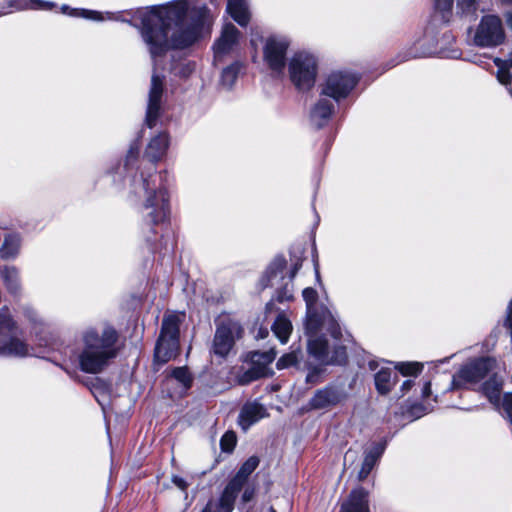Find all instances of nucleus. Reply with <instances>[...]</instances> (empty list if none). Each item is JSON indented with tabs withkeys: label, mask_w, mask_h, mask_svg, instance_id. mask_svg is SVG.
Returning <instances> with one entry per match:
<instances>
[{
	"label": "nucleus",
	"mask_w": 512,
	"mask_h": 512,
	"mask_svg": "<svg viewBox=\"0 0 512 512\" xmlns=\"http://www.w3.org/2000/svg\"><path fill=\"white\" fill-rule=\"evenodd\" d=\"M140 33L154 67L158 58L170 49H184L193 45L212 22V14L199 0H174L138 12Z\"/></svg>",
	"instance_id": "1"
},
{
	"label": "nucleus",
	"mask_w": 512,
	"mask_h": 512,
	"mask_svg": "<svg viewBox=\"0 0 512 512\" xmlns=\"http://www.w3.org/2000/svg\"><path fill=\"white\" fill-rule=\"evenodd\" d=\"M302 295L307 307L305 330L309 355L321 364H344L347 359L345 346L335 344L331 349L327 339L320 334L327 331L333 339L339 340L342 333L336 318L327 307L317 303L315 289L307 287Z\"/></svg>",
	"instance_id": "2"
},
{
	"label": "nucleus",
	"mask_w": 512,
	"mask_h": 512,
	"mask_svg": "<svg viewBox=\"0 0 512 512\" xmlns=\"http://www.w3.org/2000/svg\"><path fill=\"white\" fill-rule=\"evenodd\" d=\"M82 348L77 356L79 368L88 374H99L118 356L119 334L109 325L86 328L81 334Z\"/></svg>",
	"instance_id": "3"
},
{
	"label": "nucleus",
	"mask_w": 512,
	"mask_h": 512,
	"mask_svg": "<svg viewBox=\"0 0 512 512\" xmlns=\"http://www.w3.org/2000/svg\"><path fill=\"white\" fill-rule=\"evenodd\" d=\"M160 176L156 174L132 175L129 179L131 192L142 199L141 214L149 224L158 225L165 222L170 215L169 194L166 188L158 183Z\"/></svg>",
	"instance_id": "4"
},
{
	"label": "nucleus",
	"mask_w": 512,
	"mask_h": 512,
	"mask_svg": "<svg viewBox=\"0 0 512 512\" xmlns=\"http://www.w3.org/2000/svg\"><path fill=\"white\" fill-rule=\"evenodd\" d=\"M184 314L171 313L164 316L154 357L159 363H167L176 357L179 350V327Z\"/></svg>",
	"instance_id": "5"
},
{
	"label": "nucleus",
	"mask_w": 512,
	"mask_h": 512,
	"mask_svg": "<svg viewBox=\"0 0 512 512\" xmlns=\"http://www.w3.org/2000/svg\"><path fill=\"white\" fill-rule=\"evenodd\" d=\"M29 345L17 336V326L9 309L0 310V356L24 358L31 356Z\"/></svg>",
	"instance_id": "6"
},
{
	"label": "nucleus",
	"mask_w": 512,
	"mask_h": 512,
	"mask_svg": "<svg viewBox=\"0 0 512 512\" xmlns=\"http://www.w3.org/2000/svg\"><path fill=\"white\" fill-rule=\"evenodd\" d=\"M291 82L299 91L310 90L316 81L318 63L316 57L305 51L295 53L288 63Z\"/></svg>",
	"instance_id": "7"
},
{
	"label": "nucleus",
	"mask_w": 512,
	"mask_h": 512,
	"mask_svg": "<svg viewBox=\"0 0 512 512\" xmlns=\"http://www.w3.org/2000/svg\"><path fill=\"white\" fill-rule=\"evenodd\" d=\"M506 38L501 18L497 15H484L478 23L473 43L481 48H494L501 45Z\"/></svg>",
	"instance_id": "8"
},
{
	"label": "nucleus",
	"mask_w": 512,
	"mask_h": 512,
	"mask_svg": "<svg viewBox=\"0 0 512 512\" xmlns=\"http://www.w3.org/2000/svg\"><path fill=\"white\" fill-rule=\"evenodd\" d=\"M358 80V76L350 71H333L327 76L322 85V95L338 102L350 94Z\"/></svg>",
	"instance_id": "9"
},
{
	"label": "nucleus",
	"mask_w": 512,
	"mask_h": 512,
	"mask_svg": "<svg viewBox=\"0 0 512 512\" xmlns=\"http://www.w3.org/2000/svg\"><path fill=\"white\" fill-rule=\"evenodd\" d=\"M243 334L242 326L233 320L222 321L216 328L212 352L220 358H226L232 350L237 339Z\"/></svg>",
	"instance_id": "10"
},
{
	"label": "nucleus",
	"mask_w": 512,
	"mask_h": 512,
	"mask_svg": "<svg viewBox=\"0 0 512 512\" xmlns=\"http://www.w3.org/2000/svg\"><path fill=\"white\" fill-rule=\"evenodd\" d=\"M348 398V392L344 383H330L325 387L315 391L308 402L312 410H329Z\"/></svg>",
	"instance_id": "11"
},
{
	"label": "nucleus",
	"mask_w": 512,
	"mask_h": 512,
	"mask_svg": "<svg viewBox=\"0 0 512 512\" xmlns=\"http://www.w3.org/2000/svg\"><path fill=\"white\" fill-rule=\"evenodd\" d=\"M289 45V40L283 36H271L265 41L263 58L267 66L275 74L283 73Z\"/></svg>",
	"instance_id": "12"
},
{
	"label": "nucleus",
	"mask_w": 512,
	"mask_h": 512,
	"mask_svg": "<svg viewBox=\"0 0 512 512\" xmlns=\"http://www.w3.org/2000/svg\"><path fill=\"white\" fill-rule=\"evenodd\" d=\"M494 364L495 361L488 357L478 358L467 363L453 377V386L458 388L465 384L480 381L492 370Z\"/></svg>",
	"instance_id": "13"
},
{
	"label": "nucleus",
	"mask_w": 512,
	"mask_h": 512,
	"mask_svg": "<svg viewBox=\"0 0 512 512\" xmlns=\"http://www.w3.org/2000/svg\"><path fill=\"white\" fill-rule=\"evenodd\" d=\"M164 92V76L153 73L151 78V86L148 94V104L146 110L145 123L149 128L156 125L158 118L162 113Z\"/></svg>",
	"instance_id": "14"
},
{
	"label": "nucleus",
	"mask_w": 512,
	"mask_h": 512,
	"mask_svg": "<svg viewBox=\"0 0 512 512\" xmlns=\"http://www.w3.org/2000/svg\"><path fill=\"white\" fill-rule=\"evenodd\" d=\"M334 100L328 96L320 95L318 101L310 110V123L320 129L324 127L330 120L334 112Z\"/></svg>",
	"instance_id": "15"
},
{
	"label": "nucleus",
	"mask_w": 512,
	"mask_h": 512,
	"mask_svg": "<svg viewBox=\"0 0 512 512\" xmlns=\"http://www.w3.org/2000/svg\"><path fill=\"white\" fill-rule=\"evenodd\" d=\"M340 512H370L368 491L363 487L353 489L343 501Z\"/></svg>",
	"instance_id": "16"
},
{
	"label": "nucleus",
	"mask_w": 512,
	"mask_h": 512,
	"mask_svg": "<svg viewBox=\"0 0 512 512\" xmlns=\"http://www.w3.org/2000/svg\"><path fill=\"white\" fill-rule=\"evenodd\" d=\"M240 32L231 23L224 25L220 37L214 44V52L216 57L231 52L238 44Z\"/></svg>",
	"instance_id": "17"
},
{
	"label": "nucleus",
	"mask_w": 512,
	"mask_h": 512,
	"mask_svg": "<svg viewBox=\"0 0 512 512\" xmlns=\"http://www.w3.org/2000/svg\"><path fill=\"white\" fill-rule=\"evenodd\" d=\"M266 416L263 405L253 402L243 406L239 415V424L243 430L249 429L254 423Z\"/></svg>",
	"instance_id": "18"
},
{
	"label": "nucleus",
	"mask_w": 512,
	"mask_h": 512,
	"mask_svg": "<svg viewBox=\"0 0 512 512\" xmlns=\"http://www.w3.org/2000/svg\"><path fill=\"white\" fill-rule=\"evenodd\" d=\"M168 146V135L166 133H159L148 143L145 150V157L154 164L166 154Z\"/></svg>",
	"instance_id": "19"
},
{
	"label": "nucleus",
	"mask_w": 512,
	"mask_h": 512,
	"mask_svg": "<svg viewBox=\"0 0 512 512\" xmlns=\"http://www.w3.org/2000/svg\"><path fill=\"white\" fill-rule=\"evenodd\" d=\"M0 275L3 280V284L8 293L17 296L21 293V277L20 271L15 266H3L0 269Z\"/></svg>",
	"instance_id": "20"
},
{
	"label": "nucleus",
	"mask_w": 512,
	"mask_h": 512,
	"mask_svg": "<svg viewBox=\"0 0 512 512\" xmlns=\"http://www.w3.org/2000/svg\"><path fill=\"white\" fill-rule=\"evenodd\" d=\"M502 386L503 378L493 374L482 387L484 395L496 408L500 407Z\"/></svg>",
	"instance_id": "21"
},
{
	"label": "nucleus",
	"mask_w": 512,
	"mask_h": 512,
	"mask_svg": "<svg viewBox=\"0 0 512 512\" xmlns=\"http://www.w3.org/2000/svg\"><path fill=\"white\" fill-rule=\"evenodd\" d=\"M227 11L240 26H246L250 21L247 0H228Z\"/></svg>",
	"instance_id": "22"
},
{
	"label": "nucleus",
	"mask_w": 512,
	"mask_h": 512,
	"mask_svg": "<svg viewBox=\"0 0 512 512\" xmlns=\"http://www.w3.org/2000/svg\"><path fill=\"white\" fill-rule=\"evenodd\" d=\"M398 380V374L391 368H381L375 374V386L380 394H387Z\"/></svg>",
	"instance_id": "23"
},
{
	"label": "nucleus",
	"mask_w": 512,
	"mask_h": 512,
	"mask_svg": "<svg viewBox=\"0 0 512 512\" xmlns=\"http://www.w3.org/2000/svg\"><path fill=\"white\" fill-rule=\"evenodd\" d=\"M242 489L234 482L229 481L219 499L218 511L232 512L235 500Z\"/></svg>",
	"instance_id": "24"
},
{
	"label": "nucleus",
	"mask_w": 512,
	"mask_h": 512,
	"mask_svg": "<svg viewBox=\"0 0 512 512\" xmlns=\"http://www.w3.org/2000/svg\"><path fill=\"white\" fill-rule=\"evenodd\" d=\"M21 243L22 239L19 234H7L0 247V257L4 260L16 258L20 252Z\"/></svg>",
	"instance_id": "25"
},
{
	"label": "nucleus",
	"mask_w": 512,
	"mask_h": 512,
	"mask_svg": "<svg viewBox=\"0 0 512 512\" xmlns=\"http://www.w3.org/2000/svg\"><path fill=\"white\" fill-rule=\"evenodd\" d=\"M286 266V260L283 257H276L269 267L262 279L263 286H275L279 279H283L282 273Z\"/></svg>",
	"instance_id": "26"
},
{
	"label": "nucleus",
	"mask_w": 512,
	"mask_h": 512,
	"mask_svg": "<svg viewBox=\"0 0 512 512\" xmlns=\"http://www.w3.org/2000/svg\"><path fill=\"white\" fill-rule=\"evenodd\" d=\"M383 451L384 447L380 444H377L366 453L362 467L358 474L360 480L365 479L370 474L377 461L381 457Z\"/></svg>",
	"instance_id": "27"
},
{
	"label": "nucleus",
	"mask_w": 512,
	"mask_h": 512,
	"mask_svg": "<svg viewBox=\"0 0 512 512\" xmlns=\"http://www.w3.org/2000/svg\"><path fill=\"white\" fill-rule=\"evenodd\" d=\"M258 465L259 459L256 456L249 457L242 464L236 475L230 481L234 482L241 488H244V486L247 484L249 476L258 467Z\"/></svg>",
	"instance_id": "28"
},
{
	"label": "nucleus",
	"mask_w": 512,
	"mask_h": 512,
	"mask_svg": "<svg viewBox=\"0 0 512 512\" xmlns=\"http://www.w3.org/2000/svg\"><path fill=\"white\" fill-rule=\"evenodd\" d=\"M272 331L282 344L287 343L292 332V324L285 315H278L272 325Z\"/></svg>",
	"instance_id": "29"
},
{
	"label": "nucleus",
	"mask_w": 512,
	"mask_h": 512,
	"mask_svg": "<svg viewBox=\"0 0 512 512\" xmlns=\"http://www.w3.org/2000/svg\"><path fill=\"white\" fill-rule=\"evenodd\" d=\"M494 64L497 67L496 77L503 85H510L512 80V58L501 59L494 58Z\"/></svg>",
	"instance_id": "30"
},
{
	"label": "nucleus",
	"mask_w": 512,
	"mask_h": 512,
	"mask_svg": "<svg viewBox=\"0 0 512 512\" xmlns=\"http://www.w3.org/2000/svg\"><path fill=\"white\" fill-rule=\"evenodd\" d=\"M435 16L439 17L444 24H448L453 19L454 0H433Z\"/></svg>",
	"instance_id": "31"
},
{
	"label": "nucleus",
	"mask_w": 512,
	"mask_h": 512,
	"mask_svg": "<svg viewBox=\"0 0 512 512\" xmlns=\"http://www.w3.org/2000/svg\"><path fill=\"white\" fill-rule=\"evenodd\" d=\"M196 65L187 59L175 60L171 65V73L181 79H186L195 71Z\"/></svg>",
	"instance_id": "32"
},
{
	"label": "nucleus",
	"mask_w": 512,
	"mask_h": 512,
	"mask_svg": "<svg viewBox=\"0 0 512 512\" xmlns=\"http://www.w3.org/2000/svg\"><path fill=\"white\" fill-rule=\"evenodd\" d=\"M275 357L276 351L274 349L265 352H253L251 355V364L257 368L263 367V373L266 375L268 366L274 361Z\"/></svg>",
	"instance_id": "33"
},
{
	"label": "nucleus",
	"mask_w": 512,
	"mask_h": 512,
	"mask_svg": "<svg viewBox=\"0 0 512 512\" xmlns=\"http://www.w3.org/2000/svg\"><path fill=\"white\" fill-rule=\"evenodd\" d=\"M302 266V262L300 260H297L294 264H293V268L290 272V280H289V283H286L284 285V287L278 291V295H277V299L278 301L282 302V301H289L293 298V285H292V280L294 279V277L296 276L298 270L301 268Z\"/></svg>",
	"instance_id": "34"
},
{
	"label": "nucleus",
	"mask_w": 512,
	"mask_h": 512,
	"mask_svg": "<svg viewBox=\"0 0 512 512\" xmlns=\"http://www.w3.org/2000/svg\"><path fill=\"white\" fill-rule=\"evenodd\" d=\"M240 68L241 65L238 62L233 63L232 65L224 68L221 74L222 86H224L227 89L231 88L238 77Z\"/></svg>",
	"instance_id": "35"
},
{
	"label": "nucleus",
	"mask_w": 512,
	"mask_h": 512,
	"mask_svg": "<svg viewBox=\"0 0 512 512\" xmlns=\"http://www.w3.org/2000/svg\"><path fill=\"white\" fill-rule=\"evenodd\" d=\"M478 7L477 0H456V12L459 17H473Z\"/></svg>",
	"instance_id": "36"
},
{
	"label": "nucleus",
	"mask_w": 512,
	"mask_h": 512,
	"mask_svg": "<svg viewBox=\"0 0 512 512\" xmlns=\"http://www.w3.org/2000/svg\"><path fill=\"white\" fill-rule=\"evenodd\" d=\"M478 7L477 0H456V12L459 17H473Z\"/></svg>",
	"instance_id": "37"
},
{
	"label": "nucleus",
	"mask_w": 512,
	"mask_h": 512,
	"mask_svg": "<svg viewBox=\"0 0 512 512\" xmlns=\"http://www.w3.org/2000/svg\"><path fill=\"white\" fill-rule=\"evenodd\" d=\"M139 146L137 144L132 145L127 153L123 169L127 174L132 175L135 170V164L138 160Z\"/></svg>",
	"instance_id": "38"
},
{
	"label": "nucleus",
	"mask_w": 512,
	"mask_h": 512,
	"mask_svg": "<svg viewBox=\"0 0 512 512\" xmlns=\"http://www.w3.org/2000/svg\"><path fill=\"white\" fill-rule=\"evenodd\" d=\"M264 376H265V374L263 373V367L257 368L256 366L251 364V367L249 369H247L246 371H244L239 376V382H240V384L244 385V384H248L254 380H257L259 378H262Z\"/></svg>",
	"instance_id": "39"
},
{
	"label": "nucleus",
	"mask_w": 512,
	"mask_h": 512,
	"mask_svg": "<svg viewBox=\"0 0 512 512\" xmlns=\"http://www.w3.org/2000/svg\"><path fill=\"white\" fill-rule=\"evenodd\" d=\"M300 350H293L289 353L284 354L276 363L278 369H285L296 365L299 360Z\"/></svg>",
	"instance_id": "40"
},
{
	"label": "nucleus",
	"mask_w": 512,
	"mask_h": 512,
	"mask_svg": "<svg viewBox=\"0 0 512 512\" xmlns=\"http://www.w3.org/2000/svg\"><path fill=\"white\" fill-rule=\"evenodd\" d=\"M173 378L182 384L184 389H189L192 384V377L186 367L175 368L172 372Z\"/></svg>",
	"instance_id": "41"
},
{
	"label": "nucleus",
	"mask_w": 512,
	"mask_h": 512,
	"mask_svg": "<svg viewBox=\"0 0 512 512\" xmlns=\"http://www.w3.org/2000/svg\"><path fill=\"white\" fill-rule=\"evenodd\" d=\"M498 409L512 425V393H505L503 395L502 401L500 402V407Z\"/></svg>",
	"instance_id": "42"
},
{
	"label": "nucleus",
	"mask_w": 512,
	"mask_h": 512,
	"mask_svg": "<svg viewBox=\"0 0 512 512\" xmlns=\"http://www.w3.org/2000/svg\"><path fill=\"white\" fill-rule=\"evenodd\" d=\"M396 369H398V371L406 376V375H416L417 373H419L421 370H422V365L419 364V363H399L397 366H396Z\"/></svg>",
	"instance_id": "43"
},
{
	"label": "nucleus",
	"mask_w": 512,
	"mask_h": 512,
	"mask_svg": "<svg viewBox=\"0 0 512 512\" xmlns=\"http://www.w3.org/2000/svg\"><path fill=\"white\" fill-rule=\"evenodd\" d=\"M221 449L224 452H231L236 445V435L232 431L226 432L220 440Z\"/></svg>",
	"instance_id": "44"
},
{
	"label": "nucleus",
	"mask_w": 512,
	"mask_h": 512,
	"mask_svg": "<svg viewBox=\"0 0 512 512\" xmlns=\"http://www.w3.org/2000/svg\"><path fill=\"white\" fill-rule=\"evenodd\" d=\"M70 15L72 16H77V17H83V18H87V19H90V20H94V21H102L104 20V17L102 16L101 13L97 12V11H93V10H77V9H73L71 10V12H69Z\"/></svg>",
	"instance_id": "45"
},
{
	"label": "nucleus",
	"mask_w": 512,
	"mask_h": 512,
	"mask_svg": "<svg viewBox=\"0 0 512 512\" xmlns=\"http://www.w3.org/2000/svg\"><path fill=\"white\" fill-rule=\"evenodd\" d=\"M24 317L33 325L41 324L42 319L36 309L31 306H24L22 308Z\"/></svg>",
	"instance_id": "46"
},
{
	"label": "nucleus",
	"mask_w": 512,
	"mask_h": 512,
	"mask_svg": "<svg viewBox=\"0 0 512 512\" xmlns=\"http://www.w3.org/2000/svg\"><path fill=\"white\" fill-rule=\"evenodd\" d=\"M28 7L32 9L50 10L54 7V3L45 2L42 0H30V4Z\"/></svg>",
	"instance_id": "47"
},
{
	"label": "nucleus",
	"mask_w": 512,
	"mask_h": 512,
	"mask_svg": "<svg viewBox=\"0 0 512 512\" xmlns=\"http://www.w3.org/2000/svg\"><path fill=\"white\" fill-rule=\"evenodd\" d=\"M244 491H243V494H242V497H241V501L243 503H248L249 501H251L254 497V494H255V489L253 486H244Z\"/></svg>",
	"instance_id": "48"
},
{
	"label": "nucleus",
	"mask_w": 512,
	"mask_h": 512,
	"mask_svg": "<svg viewBox=\"0 0 512 512\" xmlns=\"http://www.w3.org/2000/svg\"><path fill=\"white\" fill-rule=\"evenodd\" d=\"M172 482L182 491L186 490L188 486L187 482L180 476H173Z\"/></svg>",
	"instance_id": "49"
},
{
	"label": "nucleus",
	"mask_w": 512,
	"mask_h": 512,
	"mask_svg": "<svg viewBox=\"0 0 512 512\" xmlns=\"http://www.w3.org/2000/svg\"><path fill=\"white\" fill-rule=\"evenodd\" d=\"M318 377V371L317 370H313L311 372L308 373V375L306 376V382L307 383H314L315 382V378Z\"/></svg>",
	"instance_id": "50"
},
{
	"label": "nucleus",
	"mask_w": 512,
	"mask_h": 512,
	"mask_svg": "<svg viewBox=\"0 0 512 512\" xmlns=\"http://www.w3.org/2000/svg\"><path fill=\"white\" fill-rule=\"evenodd\" d=\"M413 385V381L411 379L405 380L401 386V390L403 394H405Z\"/></svg>",
	"instance_id": "51"
},
{
	"label": "nucleus",
	"mask_w": 512,
	"mask_h": 512,
	"mask_svg": "<svg viewBox=\"0 0 512 512\" xmlns=\"http://www.w3.org/2000/svg\"><path fill=\"white\" fill-rule=\"evenodd\" d=\"M431 393V384L430 382H426L422 388V396L427 398Z\"/></svg>",
	"instance_id": "52"
},
{
	"label": "nucleus",
	"mask_w": 512,
	"mask_h": 512,
	"mask_svg": "<svg viewBox=\"0 0 512 512\" xmlns=\"http://www.w3.org/2000/svg\"><path fill=\"white\" fill-rule=\"evenodd\" d=\"M412 414H414L417 418H419L423 414H425V412L421 406H414V407H412Z\"/></svg>",
	"instance_id": "53"
},
{
	"label": "nucleus",
	"mask_w": 512,
	"mask_h": 512,
	"mask_svg": "<svg viewBox=\"0 0 512 512\" xmlns=\"http://www.w3.org/2000/svg\"><path fill=\"white\" fill-rule=\"evenodd\" d=\"M201 512H216V511L214 510V506H213L212 501H209V502L207 503V505L205 506V508H204Z\"/></svg>",
	"instance_id": "54"
},
{
	"label": "nucleus",
	"mask_w": 512,
	"mask_h": 512,
	"mask_svg": "<svg viewBox=\"0 0 512 512\" xmlns=\"http://www.w3.org/2000/svg\"><path fill=\"white\" fill-rule=\"evenodd\" d=\"M508 25L512 28V12L507 16Z\"/></svg>",
	"instance_id": "55"
},
{
	"label": "nucleus",
	"mask_w": 512,
	"mask_h": 512,
	"mask_svg": "<svg viewBox=\"0 0 512 512\" xmlns=\"http://www.w3.org/2000/svg\"><path fill=\"white\" fill-rule=\"evenodd\" d=\"M61 9L63 13H68V11L70 10L69 6L67 5H63Z\"/></svg>",
	"instance_id": "56"
},
{
	"label": "nucleus",
	"mask_w": 512,
	"mask_h": 512,
	"mask_svg": "<svg viewBox=\"0 0 512 512\" xmlns=\"http://www.w3.org/2000/svg\"><path fill=\"white\" fill-rule=\"evenodd\" d=\"M369 366H370L371 369H375L376 368L375 362H373V361H371L369 363Z\"/></svg>",
	"instance_id": "57"
},
{
	"label": "nucleus",
	"mask_w": 512,
	"mask_h": 512,
	"mask_svg": "<svg viewBox=\"0 0 512 512\" xmlns=\"http://www.w3.org/2000/svg\"><path fill=\"white\" fill-rule=\"evenodd\" d=\"M316 278H317V280H319V278H320L319 271L317 268H316Z\"/></svg>",
	"instance_id": "58"
},
{
	"label": "nucleus",
	"mask_w": 512,
	"mask_h": 512,
	"mask_svg": "<svg viewBox=\"0 0 512 512\" xmlns=\"http://www.w3.org/2000/svg\"><path fill=\"white\" fill-rule=\"evenodd\" d=\"M503 3H512V0H501Z\"/></svg>",
	"instance_id": "59"
},
{
	"label": "nucleus",
	"mask_w": 512,
	"mask_h": 512,
	"mask_svg": "<svg viewBox=\"0 0 512 512\" xmlns=\"http://www.w3.org/2000/svg\"><path fill=\"white\" fill-rule=\"evenodd\" d=\"M268 511H269V512H275V510H274L272 507H270V508L268 509Z\"/></svg>",
	"instance_id": "60"
},
{
	"label": "nucleus",
	"mask_w": 512,
	"mask_h": 512,
	"mask_svg": "<svg viewBox=\"0 0 512 512\" xmlns=\"http://www.w3.org/2000/svg\"><path fill=\"white\" fill-rule=\"evenodd\" d=\"M508 90H509L510 95L512 96V88H511V87H509V89H508Z\"/></svg>",
	"instance_id": "61"
}]
</instances>
